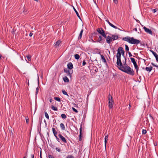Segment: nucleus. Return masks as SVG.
I'll list each match as a JSON object with an SVG mask.
<instances>
[{"mask_svg":"<svg viewBox=\"0 0 158 158\" xmlns=\"http://www.w3.org/2000/svg\"><path fill=\"white\" fill-rule=\"evenodd\" d=\"M123 65L122 63L121 65H117L118 69L121 71L127 73L128 74L133 76L134 75V71L133 69H132L127 64L126 59L124 57V60L123 61Z\"/></svg>","mask_w":158,"mask_h":158,"instance_id":"obj_1","label":"nucleus"},{"mask_svg":"<svg viewBox=\"0 0 158 158\" xmlns=\"http://www.w3.org/2000/svg\"><path fill=\"white\" fill-rule=\"evenodd\" d=\"M117 52H118L116 54V57L117 59L116 64L117 65H118V64L121 65L122 61L121 59V55L122 54L124 58V57H125L124 56L125 52L123 48L121 47L118 48Z\"/></svg>","mask_w":158,"mask_h":158,"instance_id":"obj_2","label":"nucleus"},{"mask_svg":"<svg viewBox=\"0 0 158 158\" xmlns=\"http://www.w3.org/2000/svg\"><path fill=\"white\" fill-rule=\"evenodd\" d=\"M123 40L127 41L129 43L137 45L140 42V41L139 40L135 39L133 37H130L128 36L123 38Z\"/></svg>","mask_w":158,"mask_h":158,"instance_id":"obj_3","label":"nucleus"},{"mask_svg":"<svg viewBox=\"0 0 158 158\" xmlns=\"http://www.w3.org/2000/svg\"><path fill=\"white\" fill-rule=\"evenodd\" d=\"M97 31L104 38L106 37V35L105 33V31L102 28H98L97 30Z\"/></svg>","mask_w":158,"mask_h":158,"instance_id":"obj_4","label":"nucleus"},{"mask_svg":"<svg viewBox=\"0 0 158 158\" xmlns=\"http://www.w3.org/2000/svg\"><path fill=\"white\" fill-rule=\"evenodd\" d=\"M143 28L146 32L147 33H148L149 34H150L152 35V31L151 30L147 28L146 27H143Z\"/></svg>","mask_w":158,"mask_h":158,"instance_id":"obj_5","label":"nucleus"},{"mask_svg":"<svg viewBox=\"0 0 158 158\" xmlns=\"http://www.w3.org/2000/svg\"><path fill=\"white\" fill-rule=\"evenodd\" d=\"M105 38H106V42L108 44H110L111 42L112 41V38L110 36H106V37Z\"/></svg>","mask_w":158,"mask_h":158,"instance_id":"obj_6","label":"nucleus"},{"mask_svg":"<svg viewBox=\"0 0 158 158\" xmlns=\"http://www.w3.org/2000/svg\"><path fill=\"white\" fill-rule=\"evenodd\" d=\"M58 136L61 140L64 143H66L67 142V141L64 137L62 136L61 134H59Z\"/></svg>","mask_w":158,"mask_h":158,"instance_id":"obj_7","label":"nucleus"},{"mask_svg":"<svg viewBox=\"0 0 158 158\" xmlns=\"http://www.w3.org/2000/svg\"><path fill=\"white\" fill-rule=\"evenodd\" d=\"M112 41L116 40L118 39V35H112Z\"/></svg>","mask_w":158,"mask_h":158,"instance_id":"obj_8","label":"nucleus"},{"mask_svg":"<svg viewBox=\"0 0 158 158\" xmlns=\"http://www.w3.org/2000/svg\"><path fill=\"white\" fill-rule=\"evenodd\" d=\"M106 21L109 24L111 27H112L115 29H117V27L116 26H114L113 24H112V23H111L108 20H106Z\"/></svg>","mask_w":158,"mask_h":158,"instance_id":"obj_9","label":"nucleus"},{"mask_svg":"<svg viewBox=\"0 0 158 158\" xmlns=\"http://www.w3.org/2000/svg\"><path fill=\"white\" fill-rule=\"evenodd\" d=\"M82 126H81L80 127V135H79V141H81V136H82Z\"/></svg>","mask_w":158,"mask_h":158,"instance_id":"obj_10","label":"nucleus"},{"mask_svg":"<svg viewBox=\"0 0 158 158\" xmlns=\"http://www.w3.org/2000/svg\"><path fill=\"white\" fill-rule=\"evenodd\" d=\"M152 54L155 57L156 61L157 62H158V55L156 52H154V51H152Z\"/></svg>","mask_w":158,"mask_h":158,"instance_id":"obj_11","label":"nucleus"},{"mask_svg":"<svg viewBox=\"0 0 158 158\" xmlns=\"http://www.w3.org/2000/svg\"><path fill=\"white\" fill-rule=\"evenodd\" d=\"M67 67L70 69H72L73 68L72 64L71 62L67 64Z\"/></svg>","mask_w":158,"mask_h":158,"instance_id":"obj_12","label":"nucleus"},{"mask_svg":"<svg viewBox=\"0 0 158 158\" xmlns=\"http://www.w3.org/2000/svg\"><path fill=\"white\" fill-rule=\"evenodd\" d=\"M113 103V100L111 101L110 102H109V107L110 108H112Z\"/></svg>","mask_w":158,"mask_h":158,"instance_id":"obj_13","label":"nucleus"},{"mask_svg":"<svg viewBox=\"0 0 158 158\" xmlns=\"http://www.w3.org/2000/svg\"><path fill=\"white\" fill-rule=\"evenodd\" d=\"M64 72L66 73L67 74V75L69 77H70L71 76V74L70 73V72L69 69H64Z\"/></svg>","mask_w":158,"mask_h":158,"instance_id":"obj_14","label":"nucleus"},{"mask_svg":"<svg viewBox=\"0 0 158 158\" xmlns=\"http://www.w3.org/2000/svg\"><path fill=\"white\" fill-rule=\"evenodd\" d=\"M61 43V41L60 40H58L55 44L54 46L55 47L57 48L59 47L60 44Z\"/></svg>","mask_w":158,"mask_h":158,"instance_id":"obj_15","label":"nucleus"},{"mask_svg":"<svg viewBox=\"0 0 158 158\" xmlns=\"http://www.w3.org/2000/svg\"><path fill=\"white\" fill-rule=\"evenodd\" d=\"M102 37L101 36L99 35L98 39L97 40L96 42H99L100 43H102Z\"/></svg>","mask_w":158,"mask_h":158,"instance_id":"obj_16","label":"nucleus"},{"mask_svg":"<svg viewBox=\"0 0 158 158\" xmlns=\"http://www.w3.org/2000/svg\"><path fill=\"white\" fill-rule=\"evenodd\" d=\"M100 56L101 57V60H102V61L104 63H106V61L105 58L104 56L103 55L101 54H100Z\"/></svg>","mask_w":158,"mask_h":158,"instance_id":"obj_17","label":"nucleus"},{"mask_svg":"<svg viewBox=\"0 0 158 158\" xmlns=\"http://www.w3.org/2000/svg\"><path fill=\"white\" fill-rule=\"evenodd\" d=\"M152 69V67L151 66L149 67H146V70L147 71L150 72Z\"/></svg>","mask_w":158,"mask_h":158,"instance_id":"obj_18","label":"nucleus"},{"mask_svg":"<svg viewBox=\"0 0 158 158\" xmlns=\"http://www.w3.org/2000/svg\"><path fill=\"white\" fill-rule=\"evenodd\" d=\"M83 31V29H82L80 31V34L79 35V36H78V39H81V37L82 35V33Z\"/></svg>","mask_w":158,"mask_h":158,"instance_id":"obj_19","label":"nucleus"},{"mask_svg":"<svg viewBox=\"0 0 158 158\" xmlns=\"http://www.w3.org/2000/svg\"><path fill=\"white\" fill-rule=\"evenodd\" d=\"M108 137L107 135H106L105 137V148H106V142L108 140Z\"/></svg>","mask_w":158,"mask_h":158,"instance_id":"obj_20","label":"nucleus"},{"mask_svg":"<svg viewBox=\"0 0 158 158\" xmlns=\"http://www.w3.org/2000/svg\"><path fill=\"white\" fill-rule=\"evenodd\" d=\"M130 59L131 62L133 63L134 65L137 64L134 58H131Z\"/></svg>","mask_w":158,"mask_h":158,"instance_id":"obj_21","label":"nucleus"},{"mask_svg":"<svg viewBox=\"0 0 158 158\" xmlns=\"http://www.w3.org/2000/svg\"><path fill=\"white\" fill-rule=\"evenodd\" d=\"M73 9H74V10L75 11L77 16L79 18V19H81V17L79 15L78 13V12L77 11L76 9L74 7H73Z\"/></svg>","mask_w":158,"mask_h":158,"instance_id":"obj_22","label":"nucleus"},{"mask_svg":"<svg viewBox=\"0 0 158 158\" xmlns=\"http://www.w3.org/2000/svg\"><path fill=\"white\" fill-rule=\"evenodd\" d=\"M112 97L110 95V94H109V95L108 96V100L109 101V102H110L111 101L113 100L112 99Z\"/></svg>","mask_w":158,"mask_h":158,"instance_id":"obj_23","label":"nucleus"},{"mask_svg":"<svg viewBox=\"0 0 158 158\" xmlns=\"http://www.w3.org/2000/svg\"><path fill=\"white\" fill-rule=\"evenodd\" d=\"M60 127L61 129L62 130H65V126H64V124L63 123H61L60 124Z\"/></svg>","mask_w":158,"mask_h":158,"instance_id":"obj_24","label":"nucleus"},{"mask_svg":"<svg viewBox=\"0 0 158 158\" xmlns=\"http://www.w3.org/2000/svg\"><path fill=\"white\" fill-rule=\"evenodd\" d=\"M135 67V69H136V72L137 73H138V70H139V68L138 67L137 65V64L134 65Z\"/></svg>","mask_w":158,"mask_h":158,"instance_id":"obj_25","label":"nucleus"},{"mask_svg":"<svg viewBox=\"0 0 158 158\" xmlns=\"http://www.w3.org/2000/svg\"><path fill=\"white\" fill-rule=\"evenodd\" d=\"M52 131H53V133L54 135L55 136H56V135H57V132L56 131L55 128H52Z\"/></svg>","mask_w":158,"mask_h":158,"instance_id":"obj_26","label":"nucleus"},{"mask_svg":"<svg viewBox=\"0 0 158 158\" xmlns=\"http://www.w3.org/2000/svg\"><path fill=\"white\" fill-rule=\"evenodd\" d=\"M63 79L64 81L65 82H68L69 81V80L68 78L67 77H64Z\"/></svg>","mask_w":158,"mask_h":158,"instance_id":"obj_27","label":"nucleus"},{"mask_svg":"<svg viewBox=\"0 0 158 158\" xmlns=\"http://www.w3.org/2000/svg\"><path fill=\"white\" fill-rule=\"evenodd\" d=\"M74 57L75 59L78 60L80 58V56L78 54H76L74 55Z\"/></svg>","mask_w":158,"mask_h":158,"instance_id":"obj_28","label":"nucleus"},{"mask_svg":"<svg viewBox=\"0 0 158 158\" xmlns=\"http://www.w3.org/2000/svg\"><path fill=\"white\" fill-rule=\"evenodd\" d=\"M51 108L52 110H55V111H57L58 110V109L56 107H55L53 106H51Z\"/></svg>","mask_w":158,"mask_h":158,"instance_id":"obj_29","label":"nucleus"},{"mask_svg":"<svg viewBox=\"0 0 158 158\" xmlns=\"http://www.w3.org/2000/svg\"><path fill=\"white\" fill-rule=\"evenodd\" d=\"M62 92L63 93V94H64V95H66L67 96H68V97H69V95L68 94H67V92H66L65 90H62Z\"/></svg>","mask_w":158,"mask_h":158,"instance_id":"obj_30","label":"nucleus"},{"mask_svg":"<svg viewBox=\"0 0 158 158\" xmlns=\"http://www.w3.org/2000/svg\"><path fill=\"white\" fill-rule=\"evenodd\" d=\"M44 114H45V117L47 118L48 119L49 118V115H48V114L46 112H44Z\"/></svg>","mask_w":158,"mask_h":158,"instance_id":"obj_31","label":"nucleus"},{"mask_svg":"<svg viewBox=\"0 0 158 158\" xmlns=\"http://www.w3.org/2000/svg\"><path fill=\"white\" fill-rule=\"evenodd\" d=\"M54 99L55 100H56L57 101L60 102V98L57 97H55L54 98Z\"/></svg>","mask_w":158,"mask_h":158,"instance_id":"obj_32","label":"nucleus"},{"mask_svg":"<svg viewBox=\"0 0 158 158\" xmlns=\"http://www.w3.org/2000/svg\"><path fill=\"white\" fill-rule=\"evenodd\" d=\"M61 117L64 119H65L66 118V116L64 114H61Z\"/></svg>","mask_w":158,"mask_h":158,"instance_id":"obj_33","label":"nucleus"},{"mask_svg":"<svg viewBox=\"0 0 158 158\" xmlns=\"http://www.w3.org/2000/svg\"><path fill=\"white\" fill-rule=\"evenodd\" d=\"M23 13L24 14H27L28 13V11H27V10H26V9H24L23 11Z\"/></svg>","mask_w":158,"mask_h":158,"instance_id":"obj_34","label":"nucleus"},{"mask_svg":"<svg viewBox=\"0 0 158 158\" xmlns=\"http://www.w3.org/2000/svg\"><path fill=\"white\" fill-rule=\"evenodd\" d=\"M72 109L75 112H76V113H77L78 112V111L76 109H75L74 107H72Z\"/></svg>","mask_w":158,"mask_h":158,"instance_id":"obj_35","label":"nucleus"},{"mask_svg":"<svg viewBox=\"0 0 158 158\" xmlns=\"http://www.w3.org/2000/svg\"><path fill=\"white\" fill-rule=\"evenodd\" d=\"M66 158H74V157L73 156L69 155L67 156Z\"/></svg>","mask_w":158,"mask_h":158,"instance_id":"obj_36","label":"nucleus"},{"mask_svg":"<svg viewBox=\"0 0 158 158\" xmlns=\"http://www.w3.org/2000/svg\"><path fill=\"white\" fill-rule=\"evenodd\" d=\"M147 133V131L146 130L143 129L142 131V133L143 134H145Z\"/></svg>","mask_w":158,"mask_h":158,"instance_id":"obj_37","label":"nucleus"},{"mask_svg":"<svg viewBox=\"0 0 158 158\" xmlns=\"http://www.w3.org/2000/svg\"><path fill=\"white\" fill-rule=\"evenodd\" d=\"M125 50L127 51L129 50V47L127 45H125Z\"/></svg>","mask_w":158,"mask_h":158,"instance_id":"obj_38","label":"nucleus"},{"mask_svg":"<svg viewBox=\"0 0 158 158\" xmlns=\"http://www.w3.org/2000/svg\"><path fill=\"white\" fill-rule=\"evenodd\" d=\"M27 58L28 60L29 61L30 60H31V57L29 55H27Z\"/></svg>","mask_w":158,"mask_h":158,"instance_id":"obj_39","label":"nucleus"},{"mask_svg":"<svg viewBox=\"0 0 158 158\" xmlns=\"http://www.w3.org/2000/svg\"><path fill=\"white\" fill-rule=\"evenodd\" d=\"M158 10V9H153L152 10V11L154 13H155Z\"/></svg>","mask_w":158,"mask_h":158,"instance_id":"obj_40","label":"nucleus"},{"mask_svg":"<svg viewBox=\"0 0 158 158\" xmlns=\"http://www.w3.org/2000/svg\"><path fill=\"white\" fill-rule=\"evenodd\" d=\"M86 62H85V60H84L83 62L82 63V66H84L86 64Z\"/></svg>","mask_w":158,"mask_h":158,"instance_id":"obj_41","label":"nucleus"},{"mask_svg":"<svg viewBox=\"0 0 158 158\" xmlns=\"http://www.w3.org/2000/svg\"><path fill=\"white\" fill-rule=\"evenodd\" d=\"M39 89L38 87H37L36 88V94H37L38 93L39 91Z\"/></svg>","mask_w":158,"mask_h":158,"instance_id":"obj_42","label":"nucleus"},{"mask_svg":"<svg viewBox=\"0 0 158 158\" xmlns=\"http://www.w3.org/2000/svg\"><path fill=\"white\" fill-rule=\"evenodd\" d=\"M26 122L27 123H28V121H29V119L28 118H26Z\"/></svg>","mask_w":158,"mask_h":158,"instance_id":"obj_43","label":"nucleus"},{"mask_svg":"<svg viewBox=\"0 0 158 158\" xmlns=\"http://www.w3.org/2000/svg\"><path fill=\"white\" fill-rule=\"evenodd\" d=\"M128 53L130 57H131L132 56V55L130 52H128Z\"/></svg>","mask_w":158,"mask_h":158,"instance_id":"obj_44","label":"nucleus"},{"mask_svg":"<svg viewBox=\"0 0 158 158\" xmlns=\"http://www.w3.org/2000/svg\"><path fill=\"white\" fill-rule=\"evenodd\" d=\"M113 2L116 4H117L118 3V0H113Z\"/></svg>","mask_w":158,"mask_h":158,"instance_id":"obj_45","label":"nucleus"},{"mask_svg":"<svg viewBox=\"0 0 158 158\" xmlns=\"http://www.w3.org/2000/svg\"><path fill=\"white\" fill-rule=\"evenodd\" d=\"M40 158H42L41 149V151L40 152Z\"/></svg>","mask_w":158,"mask_h":158,"instance_id":"obj_46","label":"nucleus"},{"mask_svg":"<svg viewBox=\"0 0 158 158\" xmlns=\"http://www.w3.org/2000/svg\"><path fill=\"white\" fill-rule=\"evenodd\" d=\"M151 64H152L153 66H155V67H158V65H156L155 64L153 63H151Z\"/></svg>","mask_w":158,"mask_h":158,"instance_id":"obj_47","label":"nucleus"},{"mask_svg":"<svg viewBox=\"0 0 158 158\" xmlns=\"http://www.w3.org/2000/svg\"><path fill=\"white\" fill-rule=\"evenodd\" d=\"M48 157L49 158H54V157H53V156L51 155H49Z\"/></svg>","mask_w":158,"mask_h":158,"instance_id":"obj_48","label":"nucleus"},{"mask_svg":"<svg viewBox=\"0 0 158 158\" xmlns=\"http://www.w3.org/2000/svg\"><path fill=\"white\" fill-rule=\"evenodd\" d=\"M31 158H34V154H31Z\"/></svg>","mask_w":158,"mask_h":158,"instance_id":"obj_49","label":"nucleus"},{"mask_svg":"<svg viewBox=\"0 0 158 158\" xmlns=\"http://www.w3.org/2000/svg\"><path fill=\"white\" fill-rule=\"evenodd\" d=\"M33 35V33H30L29 34V36L31 37V36Z\"/></svg>","mask_w":158,"mask_h":158,"instance_id":"obj_50","label":"nucleus"},{"mask_svg":"<svg viewBox=\"0 0 158 158\" xmlns=\"http://www.w3.org/2000/svg\"><path fill=\"white\" fill-rule=\"evenodd\" d=\"M57 151L60 152V149H56Z\"/></svg>","mask_w":158,"mask_h":158,"instance_id":"obj_51","label":"nucleus"},{"mask_svg":"<svg viewBox=\"0 0 158 158\" xmlns=\"http://www.w3.org/2000/svg\"><path fill=\"white\" fill-rule=\"evenodd\" d=\"M149 116H150V117L152 119H153V117H152V116L150 114V115H149Z\"/></svg>","mask_w":158,"mask_h":158,"instance_id":"obj_52","label":"nucleus"},{"mask_svg":"<svg viewBox=\"0 0 158 158\" xmlns=\"http://www.w3.org/2000/svg\"><path fill=\"white\" fill-rule=\"evenodd\" d=\"M134 30H135V31H137V28H135V29H134Z\"/></svg>","mask_w":158,"mask_h":158,"instance_id":"obj_53","label":"nucleus"},{"mask_svg":"<svg viewBox=\"0 0 158 158\" xmlns=\"http://www.w3.org/2000/svg\"><path fill=\"white\" fill-rule=\"evenodd\" d=\"M98 69H97V68H96V69H95V72H97V71H98Z\"/></svg>","mask_w":158,"mask_h":158,"instance_id":"obj_54","label":"nucleus"},{"mask_svg":"<svg viewBox=\"0 0 158 158\" xmlns=\"http://www.w3.org/2000/svg\"><path fill=\"white\" fill-rule=\"evenodd\" d=\"M55 137H56V139H58V138L57 137V136L56 135V136H55Z\"/></svg>","mask_w":158,"mask_h":158,"instance_id":"obj_55","label":"nucleus"},{"mask_svg":"<svg viewBox=\"0 0 158 158\" xmlns=\"http://www.w3.org/2000/svg\"><path fill=\"white\" fill-rule=\"evenodd\" d=\"M52 101V99H51L50 100V102H51Z\"/></svg>","mask_w":158,"mask_h":158,"instance_id":"obj_56","label":"nucleus"},{"mask_svg":"<svg viewBox=\"0 0 158 158\" xmlns=\"http://www.w3.org/2000/svg\"><path fill=\"white\" fill-rule=\"evenodd\" d=\"M10 134H11L12 135H13V133H12V131H11V133H10Z\"/></svg>","mask_w":158,"mask_h":158,"instance_id":"obj_57","label":"nucleus"},{"mask_svg":"<svg viewBox=\"0 0 158 158\" xmlns=\"http://www.w3.org/2000/svg\"><path fill=\"white\" fill-rule=\"evenodd\" d=\"M1 57H2V55L1 54H0V59L1 58Z\"/></svg>","mask_w":158,"mask_h":158,"instance_id":"obj_58","label":"nucleus"},{"mask_svg":"<svg viewBox=\"0 0 158 158\" xmlns=\"http://www.w3.org/2000/svg\"><path fill=\"white\" fill-rule=\"evenodd\" d=\"M93 42H95L94 41V40L93 41Z\"/></svg>","mask_w":158,"mask_h":158,"instance_id":"obj_59","label":"nucleus"},{"mask_svg":"<svg viewBox=\"0 0 158 158\" xmlns=\"http://www.w3.org/2000/svg\"><path fill=\"white\" fill-rule=\"evenodd\" d=\"M23 158H26V157L24 156V157H23Z\"/></svg>","mask_w":158,"mask_h":158,"instance_id":"obj_60","label":"nucleus"},{"mask_svg":"<svg viewBox=\"0 0 158 158\" xmlns=\"http://www.w3.org/2000/svg\"><path fill=\"white\" fill-rule=\"evenodd\" d=\"M131 106H130V105H129V107H130Z\"/></svg>","mask_w":158,"mask_h":158,"instance_id":"obj_61","label":"nucleus"},{"mask_svg":"<svg viewBox=\"0 0 158 158\" xmlns=\"http://www.w3.org/2000/svg\"><path fill=\"white\" fill-rule=\"evenodd\" d=\"M102 13V14L103 15V13Z\"/></svg>","mask_w":158,"mask_h":158,"instance_id":"obj_62","label":"nucleus"}]
</instances>
